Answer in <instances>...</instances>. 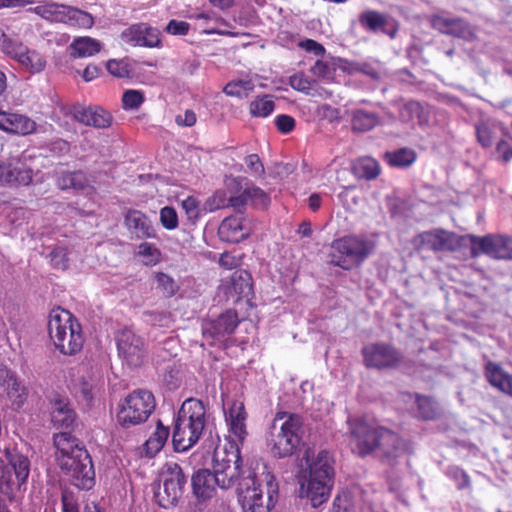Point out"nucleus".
Masks as SVG:
<instances>
[{
    "instance_id": "f257e3e1",
    "label": "nucleus",
    "mask_w": 512,
    "mask_h": 512,
    "mask_svg": "<svg viewBox=\"0 0 512 512\" xmlns=\"http://www.w3.org/2000/svg\"><path fill=\"white\" fill-rule=\"evenodd\" d=\"M334 478L333 459L326 450L317 454L312 449L304 452L299 464L297 482L299 497L318 508L330 497Z\"/></svg>"
},
{
    "instance_id": "c9c22d12",
    "label": "nucleus",
    "mask_w": 512,
    "mask_h": 512,
    "mask_svg": "<svg viewBox=\"0 0 512 512\" xmlns=\"http://www.w3.org/2000/svg\"><path fill=\"white\" fill-rule=\"evenodd\" d=\"M101 49V42L89 36L76 37L69 45L70 55L78 58L91 57Z\"/></svg>"
},
{
    "instance_id": "bf43d9fd",
    "label": "nucleus",
    "mask_w": 512,
    "mask_h": 512,
    "mask_svg": "<svg viewBox=\"0 0 512 512\" xmlns=\"http://www.w3.org/2000/svg\"><path fill=\"white\" fill-rule=\"evenodd\" d=\"M52 264L61 270H64L68 267V253L67 249L64 247H56L50 253Z\"/></svg>"
},
{
    "instance_id": "052dcab7",
    "label": "nucleus",
    "mask_w": 512,
    "mask_h": 512,
    "mask_svg": "<svg viewBox=\"0 0 512 512\" xmlns=\"http://www.w3.org/2000/svg\"><path fill=\"white\" fill-rule=\"evenodd\" d=\"M106 67L111 75L119 78L127 77L130 74L128 64L121 60H109Z\"/></svg>"
},
{
    "instance_id": "58836bf2",
    "label": "nucleus",
    "mask_w": 512,
    "mask_h": 512,
    "mask_svg": "<svg viewBox=\"0 0 512 512\" xmlns=\"http://www.w3.org/2000/svg\"><path fill=\"white\" fill-rule=\"evenodd\" d=\"M356 177L372 180L379 176L381 168L379 163L371 157H360L353 164Z\"/></svg>"
},
{
    "instance_id": "0e129e2a",
    "label": "nucleus",
    "mask_w": 512,
    "mask_h": 512,
    "mask_svg": "<svg viewBox=\"0 0 512 512\" xmlns=\"http://www.w3.org/2000/svg\"><path fill=\"white\" fill-rule=\"evenodd\" d=\"M245 164L249 170V172L254 176H261L264 173V166L256 154L248 155L245 158Z\"/></svg>"
},
{
    "instance_id": "5fc2aeb1",
    "label": "nucleus",
    "mask_w": 512,
    "mask_h": 512,
    "mask_svg": "<svg viewBox=\"0 0 512 512\" xmlns=\"http://www.w3.org/2000/svg\"><path fill=\"white\" fill-rule=\"evenodd\" d=\"M331 512H355L348 492H342L335 497Z\"/></svg>"
},
{
    "instance_id": "5701e85b",
    "label": "nucleus",
    "mask_w": 512,
    "mask_h": 512,
    "mask_svg": "<svg viewBox=\"0 0 512 512\" xmlns=\"http://www.w3.org/2000/svg\"><path fill=\"white\" fill-rule=\"evenodd\" d=\"M363 357L366 366L386 368L395 366L399 360L398 352L386 344H370L363 348Z\"/></svg>"
},
{
    "instance_id": "dca6fc26",
    "label": "nucleus",
    "mask_w": 512,
    "mask_h": 512,
    "mask_svg": "<svg viewBox=\"0 0 512 512\" xmlns=\"http://www.w3.org/2000/svg\"><path fill=\"white\" fill-rule=\"evenodd\" d=\"M119 357L130 367H139L146 357L144 341L131 329L121 330L116 338Z\"/></svg>"
},
{
    "instance_id": "a878e982",
    "label": "nucleus",
    "mask_w": 512,
    "mask_h": 512,
    "mask_svg": "<svg viewBox=\"0 0 512 512\" xmlns=\"http://www.w3.org/2000/svg\"><path fill=\"white\" fill-rule=\"evenodd\" d=\"M241 190V180L239 178H228L225 181V188L217 190L205 203V209L212 212L224 207H240L233 203L232 198L238 197Z\"/></svg>"
},
{
    "instance_id": "f8f14e48",
    "label": "nucleus",
    "mask_w": 512,
    "mask_h": 512,
    "mask_svg": "<svg viewBox=\"0 0 512 512\" xmlns=\"http://www.w3.org/2000/svg\"><path fill=\"white\" fill-rule=\"evenodd\" d=\"M187 479L179 464L166 463L160 473V484L155 491V499L165 509L174 506L182 497Z\"/></svg>"
},
{
    "instance_id": "6ab92c4d",
    "label": "nucleus",
    "mask_w": 512,
    "mask_h": 512,
    "mask_svg": "<svg viewBox=\"0 0 512 512\" xmlns=\"http://www.w3.org/2000/svg\"><path fill=\"white\" fill-rule=\"evenodd\" d=\"M121 41L132 47H159L160 32L147 23H136L125 28L120 34Z\"/></svg>"
},
{
    "instance_id": "338daca9",
    "label": "nucleus",
    "mask_w": 512,
    "mask_h": 512,
    "mask_svg": "<svg viewBox=\"0 0 512 512\" xmlns=\"http://www.w3.org/2000/svg\"><path fill=\"white\" fill-rule=\"evenodd\" d=\"M197 121L196 114L193 110L187 109L183 113L176 115L175 122L181 127H192Z\"/></svg>"
},
{
    "instance_id": "4c0bfd02",
    "label": "nucleus",
    "mask_w": 512,
    "mask_h": 512,
    "mask_svg": "<svg viewBox=\"0 0 512 512\" xmlns=\"http://www.w3.org/2000/svg\"><path fill=\"white\" fill-rule=\"evenodd\" d=\"M379 123V116L370 110L358 108L352 112V127L359 132H367Z\"/></svg>"
},
{
    "instance_id": "9d476101",
    "label": "nucleus",
    "mask_w": 512,
    "mask_h": 512,
    "mask_svg": "<svg viewBox=\"0 0 512 512\" xmlns=\"http://www.w3.org/2000/svg\"><path fill=\"white\" fill-rule=\"evenodd\" d=\"M241 449L237 446H217L212 457V475L221 489L231 488L241 475Z\"/></svg>"
},
{
    "instance_id": "20e7f679",
    "label": "nucleus",
    "mask_w": 512,
    "mask_h": 512,
    "mask_svg": "<svg viewBox=\"0 0 512 512\" xmlns=\"http://www.w3.org/2000/svg\"><path fill=\"white\" fill-rule=\"evenodd\" d=\"M352 441L362 456L379 449L387 457H396L403 449L399 436L361 418L348 420Z\"/></svg>"
},
{
    "instance_id": "6e6552de",
    "label": "nucleus",
    "mask_w": 512,
    "mask_h": 512,
    "mask_svg": "<svg viewBox=\"0 0 512 512\" xmlns=\"http://www.w3.org/2000/svg\"><path fill=\"white\" fill-rule=\"evenodd\" d=\"M301 418L279 412L275 415L267 438L271 453L278 458L292 455L301 442Z\"/></svg>"
},
{
    "instance_id": "f3484780",
    "label": "nucleus",
    "mask_w": 512,
    "mask_h": 512,
    "mask_svg": "<svg viewBox=\"0 0 512 512\" xmlns=\"http://www.w3.org/2000/svg\"><path fill=\"white\" fill-rule=\"evenodd\" d=\"M239 324L235 311L228 310L215 320L205 321L202 325L203 337L209 345H221L235 331Z\"/></svg>"
},
{
    "instance_id": "7c9ffc66",
    "label": "nucleus",
    "mask_w": 512,
    "mask_h": 512,
    "mask_svg": "<svg viewBox=\"0 0 512 512\" xmlns=\"http://www.w3.org/2000/svg\"><path fill=\"white\" fill-rule=\"evenodd\" d=\"M36 6L28 11L50 23H61L64 16L66 4L57 3L53 0L34 1Z\"/></svg>"
},
{
    "instance_id": "de8ad7c7",
    "label": "nucleus",
    "mask_w": 512,
    "mask_h": 512,
    "mask_svg": "<svg viewBox=\"0 0 512 512\" xmlns=\"http://www.w3.org/2000/svg\"><path fill=\"white\" fill-rule=\"evenodd\" d=\"M144 93L140 90L129 89L123 93L122 107L124 110H137L144 102Z\"/></svg>"
},
{
    "instance_id": "a18cd8bd",
    "label": "nucleus",
    "mask_w": 512,
    "mask_h": 512,
    "mask_svg": "<svg viewBox=\"0 0 512 512\" xmlns=\"http://www.w3.org/2000/svg\"><path fill=\"white\" fill-rule=\"evenodd\" d=\"M142 262L147 266L156 265L161 259L160 250L152 243L142 242L136 252Z\"/></svg>"
},
{
    "instance_id": "37998d69",
    "label": "nucleus",
    "mask_w": 512,
    "mask_h": 512,
    "mask_svg": "<svg viewBox=\"0 0 512 512\" xmlns=\"http://www.w3.org/2000/svg\"><path fill=\"white\" fill-rule=\"evenodd\" d=\"M386 159L391 166L406 167L415 161L416 154L411 149L402 148L397 151L387 153Z\"/></svg>"
},
{
    "instance_id": "39448f33",
    "label": "nucleus",
    "mask_w": 512,
    "mask_h": 512,
    "mask_svg": "<svg viewBox=\"0 0 512 512\" xmlns=\"http://www.w3.org/2000/svg\"><path fill=\"white\" fill-rule=\"evenodd\" d=\"M206 425V408L201 400L186 399L174 424L172 441L176 451L184 452L194 446Z\"/></svg>"
},
{
    "instance_id": "bb28decb",
    "label": "nucleus",
    "mask_w": 512,
    "mask_h": 512,
    "mask_svg": "<svg viewBox=\"0 0 512 512\" xmlns=\"http://www.w3.org/2000/svg\"><path fill=\"white\" fill-rule=\"evenodd\" d=\"M431 23L433 28L441 33L451 34L467 40H471L475 36L473 27L460 18L439 14L432 18Z\"/></svg>"
},
{
    "instance_id": "6e6d98bb",
    "label": "nucleus",
    "mask_w": 512,
    "mask_h": 512,
    "mask_svg": "<svg viewBox=\"0 0 512 512\" xmlns=\"http://www.w3.org/2000/svg\"><path fill=\"white\" fill-rule=\"evenodd\" d=\"M160 222L164 228L174 230L178 226V216L174 208L165 206L160 210Z\"/></svg>"
},
{
    "instance_id": "a211bd4d",
    "label": "nucleus",
    "mask_w": 512,
    "mask_h": 512,
    "mask_svg": "<svg viewBox=\"0 0 512 512\" xmlns=\"http://www.w3.org/2000/svg\"><path fill=\"white\" fill-rule=\"evenodd\" d=\"M33 171L21 156L0 159V186H27L32 182Z\"/></svg>"
},
{
    "instance_id": "ea45409f",
    "label": "nucleus",
    "mask_w": 512,
    "mask_h": 512,
    "mask_svg": "<svg viewBox=\"0 0 512 512\" xmlns=\"http://www.w3.org/2000/svg\"><path fill=\"white\" fill-rule=\"evenodd\" d=\"M230 293H234L237 299L247 297L252 290L250 275L246 271L235 272L231 277Z\"/></svg>"
},
{
    "instance_id": "9b49d317",
    "label": "nucleus",
    "mask_w": 512,
    "mask_h": 512,
    "mask_svg": "<svg viewBox=\"0 0 512 512\" xmlns=\"http://www.w3.org/2000/svg\"><path fill=\"white\" fill-rule=\"evenodd\" d=\"M155 408V399L147 390H135L123 400L117 412V421L124 427L144 423Z\"/></svg>"
},
{
    "instance_id": "c03bdc74",
    "label": "nucleus",
    "mask_w": 512,
    "mask_h": 512,
    "mask_svg": "<svg viewBox=\"0 0 512 512\" xmlns=\"http://www.w3.org/2000/svg\"><path fill=\"white\" fill-rule=\"evenodd\" d=\"M274 108V101L268 95L257 97L250 103V113L253 117H267Z\"/></svg>"
},
{
    "instance_id": "423d86ee",
    "label": "nucleus",
    "mask_w": 512,
    "mask_h": 512,
    "mask_svg": "<svg viewBox=\"0 0 512 512\" xmlns=\"http://www.w3.org/2000/svg\"><path fill=\"white\" fill-rule=\"evenodd\" d=\"M48 330L55 347L64 355L81 351L84 336L81 324L67 310L56 308L49 314Z\"/></svg>"
},
{
    "instance_id": "79ce46f5",
    "label": "nucleus",
    "mask_w": 512,
    "mask_h": 512,
    "mask_svg": "<svg viewBox=\"0 0 512 512\" xmlns=\"http://www.w3.org/2000/svg\"><path fill=\"white\" fill-rule=\"evenodd\" d=\"M154 283L156 285V289H158L165 297H172L179 290V285L175 279L163 272H156L154 274Z\"/></svg>"
},
{
    "instance_id": "2eb2a0df",
    "label": "nucleus",
    "mask_w": 512,
    "mask_h": 512,
    "mask_svg": "<svg viewBox=\"0 0 512 512\" xmlns=\"http://www.w3.org/2000/svg\"><path fill=\"white\" fill-rule=\"evenodd\" d=\"M471 255L486 254L496 259H512V238L503 235L470 236Z\"/></svg>"
},
{
    "instance_id": "3c124183",
    "label": "nucleus",
    "mask_w": 512,
    "mask_h": 512,
    "mask_svg": "<svg viewBox=\"0 0 512 512\" xmlns=\"http://www.w3.org/2000/svg\"><path fill=\"white\" fill-rule=\"evenodd\" d=\"M360 20L364 26L373 31L381 29L385 24V17L375 11L365 12Z\"/></svg>"
},
{
    "instance_id": "603ef678",
    "label": "nucleus",
    "mask_w": 512,
    "mask_h": 512,
    "mask_svg": "<svg viewBox=\"0 0 512 512\" xmlns=\"http://www.w3.org/2000/svg\"><path fill=\"white\" fill-rule=\"evenodd\" d=\"M478 142L485 148L491 147L495 138L494 129L486 123L476 126Z\"/></svg>"
},
{
    "instance_id": "1a4fd4ad",
    "label": "nucleus",
    "mask_w": 512,
    "mask_h": 512,
    "mask_svg": "<svg viewBox=\"0 0 512 512\" xmlns=\"http://www.w3.org/2000/svg\"><path fill=\"white\" fill-rule=\"evenodd\" d=\"M4 456L9 466L0 458V490L9 500H13L18 492L25 490L31 462L27 455L16 448H6Z\"/></svg>"
},
{
    "instance_id": "473e14b6",
    "label": "nucleus",
    "mask_w": 512,
    "mask_h": 512,
    "mask_svg": "<svg viewBox=\"0 0 512 512\" xmlns=\"http://www.w3.org/2000/svg\"><path fill=\"white\" fill-rule=\"evenodd\" d=\"M60 189H73L85 192L87 195L95 193V189L89 184L86 175L81 171L63 172L57 180Z\"/></svg>"
},
{
    "instance_id": "680f3d73",
    "label": "nucleus",
    "mask_w": 512,
    "mask_h": 512,
    "mask_svg": "<svg viewBox=\"0 0 512 512\" xmlns=\"http://www.w3.org/2000/svg\"><path fill=\"white\" fill-rule=\"evenodd\" d=\"M190 30V24L186 21H179L172 19L168 22L165 31L168 34L174 36H184L187 35Z\"/></svg>"
},
{
    "instance_id": "aec40b11",
    "label": "nucleus",
    "mask_w": 512,
    "mask_h": 512,
    "mask_svg": "<svg viewBox=\"0 0 512 512\" xmlns=\"http://www.w3.org/2000/svg\"><path fill=\"white\" fill-rule=\"evenodd\" d=\"M415 245L422 249L433 251H454L460 246L459 237L446 230L435 229L419 234L415 240Z\"/></svg>"
},
{
    "instance_id": "c85d7f7f",
    "label": "nucleus",
    "mask_w": 512,
    "mask_h": 512,
    "mask_svg": "<svg viewBox=\"0 0 512 512\" xmlns=\"http://www.w3.org/2000/svg\"><path fill=\"white\" fill-rule=\"evenodd\" d=\"M193 494L198 500H207L215 496L218 483L208 469L196 471L191 478Z\"/></svg>"
},
{
    "instance_id": "f03ea898",
    "label": "nucleus",
    "mask_w": 512,
    "mask_h": 512,
    "mask_svg": "<svg viewBox=\"0 0 512 512\" xmlns=\"http://www.w3.org/2000/svg\"><path fill=\"white\" fill-rule=\"evenodd\" d=\"M54 444L61 470L71 477L73 485L82 490H90L95 484V471L91 457L82 443L71 434L61 432L54 436Z\"/></svg>"
},
{
    "instance_id": "4d7b16f0",
    "label": "nucleus",
    "mask_w": 512,
    "mask_h": 512,
    "mask_svg": "<svg viewBox=\"0 0 512 512\" xmlns=\"http://www.w3.org/2000/svg\"><path fill=\"white\" fill-rule=\"evenodd\" d=\"M243 254L239 251L225 252L220 256L219 264L226 269H235L242 263Z\"/></svg>"
},
{
    "instance_id": "8fccbe9b",
    "label": "nucleus",
    "mask_w": 512,
    "mask_h": 512,
    "mask_svg": "<svg viewBox=\"0 0 512 512\" xmlns=\"http://www.w3.org/2000/svg\"><path fill=\"white\" fill-rule=\"evenodd\" d=\"M446 475L456 483L458 489L462 490L470 487V477L468 474L457 466L449 467Z\"/></svg>"
},
{
    "instance_id": "0eeeda50",
    "label": "nucleus",
    "mask_w": 512,
    "mask_h": 512,
    "mask_svg": "<svg viewBox=\"0 0 512 512\" xmlns=\"http://www.w3.org/2000/svg\"><path fill=\"white\" fill-rule=\"evenodd\" d=\"M374 236L351 234L331 244L330 263L345 270L360 266L376 249Z\"/></svg>"
},
{
    "instance_id": "69168bd1",
    "label": "nucleus",
    "mask_w": 512,
    "mask_h": 512,
    "mask_svg": "<svg viewBox=\"0 0 512 512\" xmlns=\"http://www.w3.org/2000/svg\"><path fill=\"white\" fill-rule=\"evenodd\" d=\"M275 124L277 129L282 133H290L295 127V120L293 117L282 114L275 118Z\"/></svg>"
},
{
    "instance_id": "412c9836",
    "label": "nucleus",
    "mask_w": 512,
    "mask_h": 512,
    "mask_svg": "<svg viewBox=\"0 0 512 512\" xmlns=\"http://www.w3.org/2000/svg\"><path fill=\"white\" fill-rule=\"evenodd\" d=\"M0 389L5 393L11 405L19 409L28 397L27 388L18 380L16 374L4 365H0Z\"/></svg>"
},
{
    "instance_id": "4468645a",
    "label": "nucleus",
    "mask_w": 512,
    "mask_h": 512,
    "mask_svg": "<svg viewBox=\"0 0 512 512\" xmlns=\"http://www.w3.org/2000/svg\"><path fill=\"white\" fill-rule=\"evenodd\" d=\"M225 422L228 428L227 446H243L247 436V412L241 400L228 402L224 407Z\"/></svg>"
},
{
    "instance_id": "13d9d810",
    "label": "nucleus",
    "mask_w": 512,
    "mask_h": 512,
    "mask_svg": "<svg viewBox=\"0 0 512 512\" xmlns=\"http://www.w3.org/2000/svg\"><path fill=\"white\" fill-rule=\"evenodd\" d=\"M421 112V105L416 101H409L402 105L400 109V118L403 121H410L419 117Z\"/></svg>"
},
{
    "instance_id": "72a5a7b5",
    "label": "nucleus",
    "mask_w": 512,
    "mask_h": 512,
    "mask_svg": "<svg viewBox=\"0 0 512 512\" xmlns=\"http://www.w3.org/2000/svg\"><path fill=\"white\" fill-rule=\"evenodd\" d=\"M241 182L243 181L240 179ZM232 201L236 205H245L251 203L254 206L265 208L269 204L268 195L260 188L253 185H246L244 188L241 185V190L238 192V197H233Z\"/></svg>"
},
{
    "instance_id": "864d4df0",
    "label": "nucleus",
    "mask_w": 512,
    "mask_h": 512,
    "mask_svg": "<svg viewBox=\"0 0 512 512\" xmlns=\"http://www.w3.org/2000/svg\"><path fill=\"white\" fill-rule=\"evenodd\" d=\"M181 205L190 221H196L200 217L201 207L197 198L189 196L182 201Z\"/></svg>"
},
{
    "instance_id": "4be33fe9",
    "label": "nucleus",
    "mask_w": 512,
    "mask_h": 512,
    "mask_svg": "<svg viewBox=\"0 0 512 512\" xmlns=\"http://www.w3.org/2000/svg\"><path fill=\"white\" fill-rule=\"evenodd\" d=\"M0 130L18 136H27L37 131V123L29 116L0 110Z\"/></svg>"
},
{
    "instance_id": "49530a36",
    "label": "nucleus",
    "mask_w": 512,
    "mask_h": 512,
    "mask_svg": "<svg viewBox=\"0 0 512 512\" xmlns=\"http://www.w3.org/2000/svg\"><path fill=\"white\" fill-rule=\"evenodd\" d=\"M417 416L425 420L434 419L437 415V405L429 397L416 396Z\"/></svg>"
},
{
    "instance_id": "774afa93",
    "label": "nucleus",
    "mask_w": 512,
    "mask_h": 512,
    "mask_svg": "<svg viewBox=\"0 0 512 512\" xmlns=\"http://www.w3.org/2000/svg\"><path fill=\"white\" fill-rule=\"evenodd\" d=\"M299 47L316 56H322L325 53V48L318 42L312 39H305L299 43Z\"/></svg>"
},
{
    "instance_id": "393cba45",
    "label": "nucleus",
    "mask_w": 512,
    "mask_h": 512,
    "mask_svg": "<svg viewBox=\"0 0 512 512\" xmlns=\"http://www.w3.org/2000/svg\"><path fill=\"white\" fill-rule=\"evenodd\" d=\"M72 115L76 121L97 129L108 128L112 123L111 114L98 106H74Z\"/></svg>"
},
{
    "instance_id": "f704fd0d",
    "label": "nucleus",
    "mask_w": 512,
    "mask_h": 512,
    "mask_svg": "<svg viewBox=\"0 0 512 512\" xmlns=\"http://www.w3.org/2000/svg\"><path fill=\"white\" fill-rule=\"evenodd\" d=\"M94 17L77 7L66 5L62 24L76 29H91L94 25Z\"/></svg>"
},
{
    "instance_id": "2f4dec72",
    "label": "nucleus",
    "mask_w": 512,
    "mask_h": 512,
    "mask_svg": "<svg viewBox=\"0 0 512 512\" xmlns=\"http://www.w3.org/2000/svg\"><path fill=\"white\" fill-rule=\"evenodd\" d=\"M485 375L493 387L507 395H512V376L501 366L488 362L485 366Z\"/></svg>"
},
{
    "instance_id": "e433bc0d",
    "label": "nucleus",
    "mask_w": 512,
    "mask_h": 512,
    "mask_svg": "<svg viewBox=\"0 0 512 512\" xmlns=\"http://www.w3.org/2000/svg\"><path fill=\"white\" fill-rule=\"evenodd\" d=\"M169 437L167 427L158 422L153 433L143 444V453L147 457H153L161 451Z\"/></svg>"
},
{
    "instance_id": "ddd939ff",
    "label": "nucleus",
    "mask_w": 512,
    "mask_h": 512,
    "mask_svg": "<svg viewBox=\"0 0 512 512\" xmlns=\"http://www.w3.org/2000/svg\"><path fill=\"white\" fill-rule=\"evenodd\" d=\"M0 47L3 53L15 60L24 71L30 74L41 73L46 67L47 61L39 51L30 49L5 33L0 38Z\"/></svg>"
},
{
    "instance_id": "c756f323",
    "label": "nucleus",
    "mask_w": 512,
    "mask_h": 512,
    "mask_svg": "<svg viewBox=\"0 0 512 512\" xmlns=\"http://www.w3.org/2000/svg\"><path fill=\"white\" fill-rule=\"evenodd\" d=\"M125 225L136 238H154L155 230L148 217L138 211L129 210L125 215Z\"/></svg>"
},
{
    "instance_id": "b1692460",
    "label": "nucleus",
    "mask_w": 512,
    "mask_h": 512,
    "mask_svg": "<svg viewBox=\"0 0 512 512\" xmlns=\"http://www.w3.org/2000/svg\"><path fill=\"white\" fill-rule=\"evenodd\" d=\"M250 232L249 221L240 214L226 217L218 228L220 239L229 243H238L244 240Z\"/></svg>"
},
{
    "instance_id": "cd10ccee",
    "label": "nucleus",
    "mask_w": 512,
    "mask_h": 512,
    "mask_svg": "<svg viewBox=\"0 0 512 512\" xmlns=\"http://www.w3.org/2000/svg\"><path fill=\"white\" fill-rule=\"evenodd\" d=\"M51 421L56 428L68 429L73 426L76 415L69 401L60 395L51 398Z\"/></svg>"
},
{
    "instance_id": "7ed1b4c3",
    "label": "nucleus",
    "mask_w": 512,
    "mask_h": 512,
    "mask_svg": "<svg viewBox=\"0 0 512 512\" xmlns=\"http://www.w3.org/2000/svg\"><path fill=\"white\" fill-rule=\"evenodd\" d=\"M236 491L243 512H271L278 500L279 485L274 474L263 465L261 471L243 477Z\"/></svg>"
},
{
    "instance_id": "09e8293b",
    "label": "nucleus",
    "mask_w": 512,
    "mask_h": 512,
    "mask_svg": "<svg viewBox=\"0 0 512 512\" xmlns=\"http://www.w3.org/2000/svg\"><path fill=\"white\" fill-rule=\"evenodd\" d=\"M291 87L307 95H314V83L303 74H295L290 77Z\"/></svg>"
},
{
    "instance_id": "e2e57ef3",
    "label": "nucleus",
    "mask_w": 512,
    "mask_h": 512,
    "mask_svg": "<svg viewBox=\"0 0 512 512\" xmlns=\"http://www.w3.org/2000/svg\"><path fill=\"white\" fill-rule=\"evenodd\" d=\"M62 512H80L78 500L73 492L64 490L61 496Z\"/></svg>"
},
{
    "instance_id": "a19ab883",
    "label": "nucleus",
    "mask_w": 512,
    "mask_h": 512,
    "mask_svg": "<svg viewBox=\"0 0 512 512\" xmlns=\"http://www.w3.org/2000/svg\"><path fill=\"white\" fill-rule=\"evenodd\" d=\"M254 83L250 79H239L227 83L223 89L228 96L246 98L253 91Z\"/></svg>"
}]
</instances>
